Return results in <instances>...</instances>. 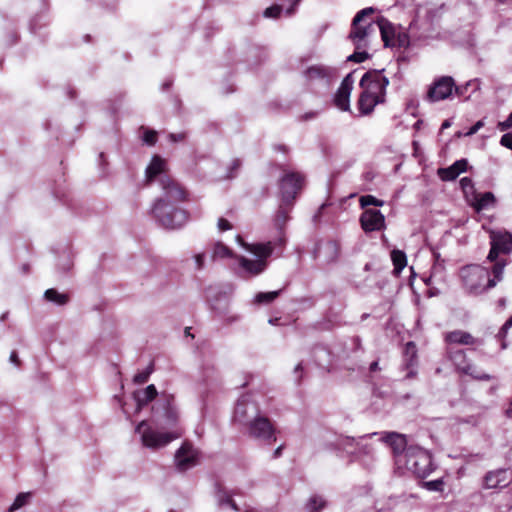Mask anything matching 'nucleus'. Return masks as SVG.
<instances>
[{"label": "nucleus", "mask_w": 512, "mask_h": 512, "mask_svg": "<svg viewBox=\"0 0 512 512\" xmlns=\"http://www.w3.org/2000/svg\"><path fill=\"white\" fill-rule=\"evenodd\" d=\"M280 169L284 172L279 180L281 200L288 204H294L298 194L304 187L305 176L296 171L287 172L283 166Z\"/></svg>", "instance_id": "5"}, {"label": "nucleus", "mask_w": 512, "mask_h": 512, "mask_svg": "<svg viewBox=\"0 0 512 512\" xmlns=\"http://www.w3.org/2000/svg\"><path fill=\"white\" fill-rule=\"evenodd\" d=\"M303 370H304V367H303V361L299 362L295 368H294V375H295V381L297 383H300V381L302 380L303 378Z\"/></svg>", "instance_id": "49"}, {"label": "nucleus", "mask_w": 512, "mask_h": 512, "mask_svg": "<svg viewBox=\"0 0 512 512\" xmlns=\"http://www.w3.org/2000/svg\"><path fill=\"white\" fill-rule=\"evenodd\" d=\"M393 45H390L391 48H406L409 45V36L406 32L398 31L395 40H393Z\"/></svg>", "instance_id": "39"}, {"label": "nucleus", "mask_w": 512, "mask_h": 512, "mask_svg": "<svg viewBox=\"0 0 512 512\" xmlns=\"http://www.w3.org/2000/svg\"><path fill=\"white\" fill-rule=\"evenodd\" d=\"M44 297L48 302H52L59 306L67 304L70 299L68 294L60 293L55 288L47 289L44 293Z\"/></svg>", "instance_id": "32"}, {"label": "nucleus", "mask_w": 512, "mask_h": 512, "mask_svg": "<svg viewBox=\"0 0 512 512\" xmlns=\"http://www.w3.org/2000/svg\"><path fill=\"white\" fill-rule=\"evenodd\" d=\"M468 162L466 159L455 161L451 166L446 168H439L437 174L442 181H453L461 173L467 171Z\"/></svg>", "instance_id": "23"}, {"label": "nucleus", "mask_w": 512, "mask_h": 512, "mask_svg": "<svg viewBox=\"0 0 512 512\" xmlns=\"http://www.w3.org/2000/svg\"><path fill=\"white\" fill-rule=\"evenodd\" d=\"M369 369H370L371 372H375V371L379 370V363H378V361H373L370 364Z\"/></svg>", "instance_id": "61"}, {"label": "nucleus", "mask_w": 512, "mask_h": 512, "mask_svg": "<svg viewBox=\"0 0 512 512\" xmlns=\"http://www.w3.org/2000/svg\"><path fill=\"white\" fill-rule=\"evenodd\" d=\"M453 91L458 96L463 95V88L456 86L451 76H441L434 80L427 91L426 99L430 102H438L449 98Z\"/></svg>", "instance_id": "7"}, {"label": "nucleus", "mask_w": 512, "mask_h": 512, "mask_svg": "<svg viewBox=\"0 0 512 512\" xmlns=\"http://www.w3.org/2000/svg\"><path fill=\"white\" fill-rule=\"evenodd\" d=\"M397 464L405 468L418 478H426L434 470L432 457L428 451L419 446H409L405 453L397 460Z\"/></svg>", "instance_id": "2"}, {"label": "nucleus", "mask_w": 512, "mask_h": 512, "mask_svg": "<svg viewBox=\"0 0 512 512\" xmlns=\"http://www.w3.org/2000/svg\"><path fill=\"white\" fill-rule=\"evenodd\" d=\"M491 248L487 259L498 262L500 254L508 255L512 252V234L506 230H491L489 233Z\"/></svg>", "instance_id": "9"}, {"label": "nucleus", "mask_w": 512, "mask_h": 512, "mask_svg": "<svg viewBox=\"0 0 512 512\" xmlns=\"http://www.w3.org/2000/svg\"><path fill=\"white\" fill-rule=\"evenodd\" d=\"M157 139H158V134H157V132L155 130L147 129L144 132L143 141L147 145H149V146L155 145L156 142H157Z\"/></svg>", "instance_id": "44"}, {"label": "nucleus", "mask_w": 512, "mask_h": 512, "mask_svg": "<svg viewBox=\"0 0 512 512\" xmlns=\"http://www.w3.org/2000/svg\"><path fill=\"white\" fill-rule=\"evenodd\" d=\"M484 126V122L482 120L477 121L470 129L467 131L466 136L474 135L478 132L480 128Z\"/></svg>", "instance_id": "52"}, {"label": "nucleus", "mask_w": 512, "mask_h": 512, "mask_svg": "<svg viewBox=\"0 0 512 512\" xmlns=\"http://www.w3.org/2000/svg\"><path fill=\"white\" fill-rule=\"evenodd\" d=\"M325 506L326 501L321 496L313 495L308 499L305 509L307 512H320Z\"/></svg>", "instance_id": "35"}, {"label": "nucleus", "mask_w": 512, "mask_h": 512, "mask_svg": "<svg viewBox=\"0 0 512 512\" xmlns=\"http://www.w3.org/2000/svg\"><path fill=\"white\" fill-rule=\"evenodd\" d=\"M448 358L454 363L456 369L464 374L471 375L475 379H479V380H490L491 379L490 375H488V374L476 373L475 368L473 367V365L468 363V361L466 360L465 353L461 349L454 350L453 348H449L448 349Z\"/></svg>", "instance_id": "15"}, {"label": "nucleus", "mask_w": 512, "mask_h": 512, "mask_svg": "<svg viewBox=\"0 0 512 512\" xmlns=\"http://www.w3.org/2000/svg\"><path fill=\"white\" fill-rule=\"evenodd\" d=\"M166 171V161L159 155H154L148 167L146 168V182H153L157 176L164 175Z\"/></svg>", "instance_id": "26"}, {"label": "nucleus", "mask_w": 512, "mask_h": 512, "mask_svg": "<svg viewBox=\"0 0 512 512\" xmlns=\"http://www.w3.org/2000/svg\"><path fill=\"white\" fill-rule=\"evenodd\" d=\"M160 186L164 192L165 198L173 202H183L187 200V190L174 178L168 174H164L159 178Z\"/></svg>", "instance_id": "12"}, {"label": "nucleus", "mask_w": 512, "mask_h": 512, "mask_svg": "<svg viewBox=\"0 0 512 512\" xmlns=\"http://www.w3.org/2000/svg\"><path fill=\"white\" fill-rule=\"evenodd\" d=\"M369 58V54L368 52L366 51H355L353 54H351L349 57H348V61H352V62H355V63H362L364 62L366 59Z\"/></svg>", "instance_id": "46"}, {"label": "nucleus", "mask_w": 512, "mask_h": 512, "mask_svg": "<svg viewBox=\"0 0 512 512\" xmlns=\"http://www.w3.org/2000/svg\"><path fill=\"white\" fill-rule=\"evenodd\" d=\"M282 12V6L274 4L264 11V16L268 18H278Z\"/></svg>", "instance_id": "45"}, {"label": "nucleus", "mask_w": 512, "mask_h": 512, "mask_svg": "<svg viewBox=\"0 0 512 512\" xmlns=\"http://www.w3.org/2000/svg\"><path fill=\"white\" fill-rule=\"evenodd\" d=\"M153 372V364H150L146 370L142 371V372H139L137 373L134 378H133V381L136 383V384H143L145 382L148 381L151 373Z\"/></svg>", "instance_id": "43"}, {"label": "nucleus", "mask_w": 512, "mask_h": 512, "mask_svg": "<svg viewBox=\"0 0 512 512\" xmlns=\"http://www.w3.org/2000/svg\"><path fill=\"white\" fill-rule=\"evenodd\" d=\"M171 85H172L171 81H166L163 83L162 88H163V90H168L171 87Z\"/></svg>", "instance_id": "62"}, {"label": "nucleus", "mask_w": 512, "mask_h": 512, "mask_svg": "<svg viewBox=\"0 0 512 512\" xmlns=\"http://www.w3.org/2000/svg\"><path fill=\"white\" fill-rule=\"evenodd\" d=\"M304 75L310 82L322 81L330 84L336 75V70L325 65H312L305 70Z\"/></svg>", "instance_id": "20"}, {"label": "nucleus", "mask_w": 512, "mask_h": 512, "mask_svg": "<svg viewBox=\"0 0 512 512\" xmlns=\"http://www.w3.org/2000/svg\"><path fill=\"white\" fill-rule=\"evenodd\" d=\"M261 412L258 405L246 396L240 398L234 410L235 422L246 426L257 414Z\"/></svg>", "instance_id": "14"}, {"label": "nucleus", "mask_w": 512, "mask_h": 512, "mask_svg": "<svg viewBox=\"0 0 512 512\" xmlns=\"http://www.w3.org/2000/svg\"><path fill=\"white\" fill-rule=\"evenodd\" d=\"M294 204H288L285 203L283 200H281V203L279 205V208L276 212L275 219H274V225L280 232V238H279V244L284 245L285 244V238H284V229L286 226V223L290 219V212Z\"/></svg>", "instance_id": "22"}, {"label": "nucleus", "mask_w": 512, "mask_h": 512, "mask_svg": "<svg viewBox=\"0 0 512 512\" xmlns=\"http://www.w3.org/2000/svg\"><path fill=\"white\" fill-rule=\"evenodd\" d=\"M276 149H277L278 151H281V152H284V153H287V151H288V149H287V147H286L285 145H278V146L276 147Z\"/></svg>", "instance_id": "63"}, {"label": "nucleus", "mask_w": 512, "mask_h": 512, "mask_svg": "<svg viewBox=\"0 0 512 512\" xmlns=\"http://www.w3.org/2000/svg\"><path fill=\"white\" fill-rule=\"evenodd\" d=\"M360 206L362 208H366L367 206L373 205V206H383L384 201L376 198L373 195H363L359 199Z\"/></svg>", "instance_id": "40"}, {"label": "nucleus", "mask_w": 512, "mask_h": 512, "mask_svg": "<svg viewBox=\"0 0 512 512\" xmlns=\"http://www.w3.org/2000/svg\"><path fill=\"white\" fill-rule=\"evenodd\" d=\"M282 450H283V445H280L279 447H277L272 454V458L273 459L279 458L282 455Z\"/></svg>", "instance_id": "60"}, {"label": "nucleus", "mask_w": 512, "mask_h": 512, "mask_svg": "<svg viewBox=\"0 0 512 512\" xmlns=\"http://www.w3.org/2000/svg\"><path fill=\"white\" fill-rule=\"evenodd\" d=\"M444 485H445V482H444L443 478H439V479L431 480V481H425L422 484V486L425 489H427L429 491H434V492H442L444 489Z\"/></svg>", "instance_id": "41"}, {"label": "nucleus", "mask_w": 512, "mask_h": 512, "mask_svg": "<svg viewBox=\"0 0 512 512\" xmlns=\"http://www.w3.org/2000/svg\"><path fill=\"white\" fill-rule=\"evenodd\" d=\"M185 138H186V134L185 133H178V134L171 133V134H169V139L172 142H181V141H184Z\"/></svg>", "instance_id": "54"}, {"label": "nucleus", "mask_w": 512, "mask_h": 512, "mask_svg": "<svg viewBox=\"0 0 512 512\" xmlns=\"http://www.w3.org/2000/svg\"><path fill=\"white\" fill-rule=\"evenodd\" d=\"M199 453L189 442H184L175 453V464L178 470L186 471L196 466Z\"/></svg>", "instance_id": "16"}, {"label": "nucleus", "mask_w": 512, "mask_h": 512, "mask_svg": "<svg viewBox=\"0 0 512 512\" xmlns=\"http://www.w3.org/2000/svg\"><path fill=\"white\" fill-rule=\"evenodd\" d=\"M196 268L201 270L204 267V254L195 255Z\"/></svg>", "instance_id": "56"}, {"label": "nucleus", "mask_w": 512, "mask_h": 512, "mask_svg": "<svg viewBox=\"0 0 512 512\" xmlns=\"http://www.w3.org/2000/svg\"><path fill=\"white\" fill-rule=\"evenodd\" d=\"M30 497H31V493H29V492L18 494L17 497L15 498L14 502L12 503V505L9 508V512H14V511L20 509L21 507H23L25 504L28 503Z\"/></svg>", "instance_id": "38"}, {"label": "nucleus", "mask_w": 512, "mask_h": 512, "mask_svg": "<svg viewBox=\"0 0 512 512\" xmlns=\"http://www.w3.org/2000/svg\"><path fill=\"white\" fill-rule=\"evenodd\" d=\"M460 185L464 191L465 194L468 193V189L472 190V192L474 191V184H473V181L471 178L469 177H463L461 180H460Z\"/></svg>", "instance_id": "47"}, {"label": "nucleus", "mask_w": 512, "mask_h": 512, "mask_svg": "<svg viewBox=\"0 0 512 512\" xmlns=\"http://www.w3.org/2000/svg\"><path fill=\"white\" fill-rule=\"evenodd\" d=\"M301 1L302 0H292L291 5L286 10V14L288 16H292L296 12L298 5L300 4Z\"/></svg>", "instance_id": "53"}, {"label": "nucleus", "mask_w": 512, "mask_h": 512, "mask_svg": "<svg viewBox=\"0 0 512 512\" xmlns=\"http://www.w3.org/2000/svg\"><path fill=\"white\" fill-rule=\"evenodd\" d=\"M377 433L367 434L358 439L346 437L341 440L340 445L348 454L360 456H372L374 452L373 446L366 442V439L376 435Z\"/></svg>", "instance_id": "11"}, {"label": "nucleus", "mask_w": 512, "mask_h": 512, "mask_svg": "<svg viewBox=\"0 0 512 512\" xmlns=\"http://www.w3.org/2000/svg\"><path fill=\"white\" fill-rule=\"evenodd\" d=\"M155 385H148L145 389L134 393V399L137 405L136 410L140 411L145 405L154 400L157 396Z\"/></svg>", "instance_id": "28"}, {"label": "nucleus", "mask_w": 512, "mask_h": 512, "mask_svg": "<svg viewBox=\"0 0 512 512\" xmlns=\"http://www.w3.org/2000/svg\"><path fill=\"white\" fill-rule=\"evenodd\" d=\"M136 433L140 434L142 444L145 447L156 449L164 447L174 439L181 436V430H175L171 432H161L154 428L147 421H141L135 429Z\"/></svg>", "instance_id": "4"}, {"label": "nucleus", "mask_w": 512, "mask_h": 512, "mask_svg": "<svg viewBox=\"0 0 512 512\" xmlns=\"http://www.w3.org/2000/svg\"><path fill=\"white\" fill-rule=\"evenodd\" d=\"M385 101L382 100V96H374L362 89L359 95L357 106L361 115H369L373 112L377 104H382Z\"/></svg>", "instance_id": "24"}, {"label": "nucleus", "mask_w": 512, "mask_h": 512, "mask_svg": "<svg viewBox=\"0 0 512 512\" xmlns=\"http://www.w3.org/2000/svg\"><path fill=\"white\" fill-rule=\"evenodd\" d=\"M9 361L15 366H20V359L18 357V353L16 351H12L10 353Z\"/></svg>", "instance_id": "58"}, {"label": "nucleus", "mask_w": 512, "mask_h": 512, "mask_svg": "<svg viewBox=\"0 0 512 512\" xmlns=\"http://www.w3.org/2000/svg\"><path fill=\"white\" fill-rule=\"evenodd\" d=\"M505 266L504 260L494 263L491 271L479 264L465 265L458 273L461 287L469 295H481L502 280Z\"/></svg>", "instance_id": "1"}, {"label": "nucleus", "mask_w": 512, "mask_h": 512, "mask_svg": "<svg viewBox=\"0 0 512 512\" xmlns=\"http://www.w3.org/2000/svg\"><path fill=\"white\" fill-rule=\"evenodd\" d=\"M509 483L510 478L508 477V472L505 469L490 471L484 477V488L486 489L505 488Z\"/></svg>", "instance_id": "21"}, {"label": "nucleus", "mask_w": 512, "mask_h": 512, "mask_svg": "<svg viewBox=\"0 0 512 512\" xmlns=\"http://www.w3.org/2000/svg\"><path fill=\"white\" fill-rule=\"evenodd\" d=\"M273 249L274 247L272 243L267 242L252 244L249 248V251L257 256L259 258L258 260L266 261V259L271 256Z\"/></svg>", "instance_id": "31"}, {"label": "nucleus", "mask_w": 512, "mask_h": 512, "mask_svg": "<svg viewBox=\"0 0 512 512\" xmlns=\"http://www.w3.org/2000/svg\"><path fill=\"white\" fill-rule=\"evenodd\" d=\"M232 254V251L223 243L218 242L214 246L213 250V258H227L230 257Z\"/></svg>", "instance_id": "42"}, {"label": "nucleus", "mask_w": 512, "mask_h": 512, "mask_svg": "<svg viewBox=\"0 0 512 512\" xmlns=\"http://www.w3.org/2000/svg\"><path fill=\"white\" fill-rule=\"evenodd\" d=\"M218 228L220 231H227L232 228L231 223L225 218H219L218 220Z\"/></svg>", "instance_id": "51"}, {"label": "nucleus", "mask_w": 512, "mask_h": 512, "mask_svg": "<svg viewBox=\"0 0 512 512\" xmlns=\"http://www.w3.org/2000/svg\"><path fill=\"white\" fill-rule=\"evenodd\" d=\"M360 225L365 233L385 229V216L377 209H365L360 216Z\"/></svg>", "instance_id": "17"}, {"label": "nucleus", "mask_w": 512, "mask_h": 512, "mask_svg": "<svg viewBox=\"0 0 512 512\" xmlns=\"http://www.w3.org/2000/svg\"><path fill=\"white\" fill-rule=\"evenodd\" d=\"M313 355L315 358V362L318 366L326 367L327 364L329 363L330 355H329V352L325 348L319 347V348L314 349Z\"/></svg>", "instance_id": "36"}, {"label": "nucleus", "mask_w": 512, "mask_h": 512, "mask_svg": "<svg viewBox=\"0 0 512 512\" xmlns=\"http://www.w3.org/2000/svg\"><path fill=\"white\" fill-rule=\"evenodd\" d=\"M511 326H512V322H505V324L500 329L498 336L505 337L506 334L508 333V330L511 328Z\"/></svg>", "instance_id": "57"}, {"label": "nucleus", "mask_w": 512, "mask_h": 512, "mask_svg": "<svg viewBox=\"0 0 512 512\" xmlns=\"http://www.w3.org/2000/svg\"><path fill=\"white\" fill-rule=\"evenodd\" d=\"M418 351L413 341H408L402 355L401 370L407 371L403 380L415 379L418 375Z\"/></svg>", "instance_id": "13"}, {"label": "nucleus", "mask_w": 512, "mask_h": 512, "mask_svg": "<svg viewBox=\"0 0 512 512\" xmlns=\"http://www.w3.org/2000/svg\"><path fill=\"white\" fill-rule=\"evenodd\" d=\"M377 24L380 29V34L382 41L384 43L385 47H389L390 45H393V40H395V37L399 31L398 28L394 26L388 19L384 17H380L377 20Z\"/></svg>", "instance_id": "25"}, {"label": "nucleus", "mask_w": 512, "mask_h": 512, "mask_svg": "<svg viewBox=\"0 0 512 512\" xmlns=\"http://www.w3.org/2000/svg\"><path fill=\"white\" fill-rule=\"evenodd\" d=\"M152 214L158 223L166 229H178L188 220V213L185 210L177 208L163 198H158L155 201Z\"/></svg>", "instance_id": "3"}, {"label": "nucleus", "mask_w": 512, "mask_h": 512, "mask_svg": "<svg viewBox=\"0 0 512 512\" xmlns=\"http://www.w3.org/2000/svg\"><path fill=\"white\" fill-rule=\"evenodd\" d=\"M500 144L512 151V133H505L500 139Z\"/></svg>", "instance_id": "48"}, {"label": "nucleus", "mask_w": 512, "mask_h": 512, "mask_svg": "<svg viewBox=\"0 0 512 512\" xmlns=\"http://www.w3.org/2000/svg\"><path fill=\"white\" fill-rule=\"evenodd\" d=\"M246 429L249 437L257 441L268 445L276 441V429L274 424L261 412L246 425Z\"/></svg>", "instance_id": "6"}, {"label": "nucleus", "mask_w": 512, "mask_h": 512, "mask_svg": "<svg viewBox=\"0 0 512 512\" xmlns=\"http://www.w3.org/2000/svg\"><path fill=\"white\" fill-rule=\"evenodd\" d=\"M380 440L391 447L396 461L399 460L400 456H402L409 447L407 446L406 436L397 432H384Z\"/></svg>", "instance_id": "19"}, {"label": "nucleus", "mask_w": 512, "mask_h": 512, "mask_svg": "<svg viewBox=\"0 0 512 512\" xmlns=\"http://www.w3.org/2000/svg\"><path fill=\"white\" fill-rule=\"evenodd\" d=\"M384 70H368L361 78L359 86L366 92L374 96L386 98V88L389 85V79L384 76Z\"/></svg>", "instance_id": "8"}, {"label": "nucleus", "mask_w": 512, "mask_h": 512, "mask_svg": "<svg viewBox=\"0 0 512 512\" xmlns=\"http://www.w3.org/2000/svg\"><path fill=\"white\" fill-rule=\"evenodd\" d=\"M449 126H450L449 121H448V120H445V121L442 123L441 128H442V129H446V128H448Z\"/></svg>", "instance_id": "64"}, {"label": "nucleus", "mask_w": 512, "mask_h": 512, "mask_svg": "<svg viewBox=\"0 0 512 512\" xmlns=\"http://www.w3.org/2000/svg\"><path fill=\"white\" fill-rule=\"evenodd\" d=\"M167 418H168L169 423L175 422L176 419H177L176 413L173 412L172 410H168L167 411Z\"/></svg>", "instance_id": "59"}, {"label": "nucleus", "mask_w": 512, "mask_h": 512, "mask_svg": "<svg viewBox=\"0 0 512 512\" xmlns=\"http://www.w3.org/2000/svg\"><path fill=\"white\" fill-rule=\"evenodd\" d=\"M280 294V291L259 292L255 296V302L258 304H269L273 302Z\"/></svg>", "instance_id": "37"}, {"label": "nucleus", "mask_w": 512, "mask_h": 512, "mask_svg": "<svg viewBox=\"0 0 512 512\" xmlns=\"http://www.w3.org/2000/svg\"><path fill=\"white\" fill-rule=\"evenodd\" d=\"M510 128H512V112L508 115L505 121L498 123V129L500 131H506Z\"/></svg>", "instance_id": "50"}, {"label": "nucleus", "mask_w": 512, "mask_h": 512, "mask_svg": "<svg viewBox=\"0 0 512 512\" xmlns=\"http://www.w3.org/2000/svg\"><path fill=\"white\" fill-rule=\"evenodd\" d=\"M445 340L448 343H456V344H463V345H471L474 344L475 340L473 336L467 332L464 331H453L445 336Z\"/></svg>", "instance_id": "30"}, {"label": "nucleus", "mask_w": 512, "mask_h": 512, "mask_svg": "<svg viewBox=\"0 0 512 512\" xmlns=\"http://www.w3.org/2000/svg\"><path fill=\"white\" fill-rule=\"evenodd\" d=\"M391 260L394 266V273L399 275L407 265L406 254L401 250L394 249L391 251Z\"/></svg>", "instance_id": "33"}, {"label": "nucleus", "mask_w": 512, "mask_h": 512, "mask_svg": "<svg viewBox=\"0 0 512 512\" xmlns=\"http://www.w3.org/2000/svg\"><path fill=\"white\" fill-rule=\"evenodd\" d=\"M241 267L252 275H258L266 268L267 262L264 260H250L245 257L240 259Z\"/></svg>", "instance_id": "29"}, {"label": "nucleus", "mask_w": 512, "mask_h": 512, "mask_svg": "<svg viewBox=\"0 0 512 512\" xmlns=\"http://www.w3.org/2000/svg\"><path fill=\"white\" fill-rule=\"evenodd\" d=\"M242 163H241V160L240 159H234L231 163V167H230V177H233V172H236L240 167H241Z\"/></svg>", "instance_id": "55"}, {"label": "nucleus", "mask_w": 512, "mask_h": 512, "mask_svg": "<svg viewBox=\"0 0 512 512\" xmlns=\"http://www.w3.org/2000/svg\"><path fill=\"white\" fill-rule=\"evenodd\" d=\"M374 13L375 9L373 7H367L360 10L353 18L349 39L354 43L356 49H360L362 47V42H364L365 38L368 36V29L371 27V24L362 26L360 25V22L365 17Z\"/></svg>", "instance_id": "10"}, {"label": "nucleus", "mask_w": 512, "mask_h": 512, "mask_svg": "<svg viewBox=\"0 0 512 512\" xmlns=\"http://www.w3.org/2000/svg\"><path fill=\"white\" fill-rule=\"evenodd\" d=\"M495 203L496 198L492 192L478 194L475 191H473V201L471 202L470 205L474 208L476 212H481L484 209L494 206Z\"/></svg>", "instance_id": "27"}, {"label": "nucleus", "mask_w": 512, "mask_h": 512, "mask_svg": "<svg viewBox=\"0 0 512 512\" xmlns=\"http://www.w3.org/2000/svg\"><path fill=\"white\" fill-rule=\"evenodd\" d=\"M353 73L347 74L335 93L334 105L341 111H350V95L353 89Z\"/></svg>", "instance_id": "18"}, {"label": "nucleus", "mask_w": 512, "mask_h": 512, "mask_svg": "<svg viewBox=\"0 0 512 512\" xmlns=\"http://www.w3.org/2000/svg\"><path fill=\"white\" fill-rule=\"evenodd\" d=\"M216 500L219 507H229L235 511L238 510L236 503L232 500L231 495L223 489H218L216 492Z\"/></svg>", "instance_id": "34"}]
</instances>
